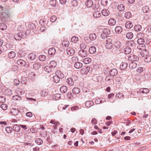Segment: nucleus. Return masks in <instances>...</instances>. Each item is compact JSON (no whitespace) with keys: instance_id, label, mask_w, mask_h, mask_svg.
Here are the masks:
<instances>
[{"instance_id":"nucleus-1","label":"nucleus","mask_w":151,"mask_h":151,"mask_svg":"<svg viewBox=\"0 0 151 151\" xmlns=\"http://www.w3.org/2000/svg\"><path fill=\"white\" fill-rule=\"evenodd\" d=\"M12 15V13L8 9L0 6V17L3 22H7Z\"/></svg>"},{"instance_id":"nucleus-2","label":"nucleus","mask_w":151,"mask_h":151,"mask_svg":"<svg viewBox=\"0 0 151 151\" xmlns=\"http://www.w3.org/2000/svg\"><path fill=\"white\" fill-rule=\"evenodd\" d=\"M112 40L111 39L108 38L106 40V43L105 45L107 49H111L113 47V44L112 43Z\"/></svg>"},{"instance_id":"nucleus-3","label":"nucleus","mask_w":151,"mask_h":151,"mask_svg":"<svg viewBox=\"0 0 151 151\" xmlns=\"http://www.w3.org/2000/svg\"><path fill=\"white\" fill-rule=\"evenodd\" d=\"M24 32H20L17 34H16L14 36V38L17 40H21L22 37V35Z\"/></svg>"},{"instance_id":"nucleus-4","label":"nucleus","mask_w":151,"mask_h":151,"mask_svg":"<svg viewBox=\"0 0 151 151\" xmlns=\"http://www.w3.org/2000/svg\"><path fill=\"white\" fill-rule=\"evenodd\" d=\"M78 54L80 56L82 57H86L88 55L87 52L83 50H80L79 51Z\"/></svg>"},{"instance_id":"nucleus-5","label":"nucleus","mask_w":151,"mask_h":151,"mask_svg":"<svg viewBox=\"0 0 151 151\" xmlns=\"http://www.w3.org/2000/svg\"><path fill=\"white\" fill-rule=\"evenodd\" d=\"M66 51L67 54L70 55H73L75 52L74 49L70 47H68L67 48Z\"/></svg>"},{"instance_id":"nucleus-6","label":"nucleus","mask_w":151,"mask_h":151,"mask_svg":"<svg viewBox=\"0 0 151 151\" xmlns=\"http://www.w3.org/2000/svg\"><path fill=\"white\" fill-rule=\"evenodd\" d=\"M138 57L134 55H129L128 56V60L129 61L133 62L138 61L139 60Z\"/></svg>"},{"instance_id":"nucleus-7","label":"nucleus","mask_w":151,"mask_h":151,"mask_svg":"<svg viewBox=\"0 0 151 151\" xmlns=\"http://www.w3.org/2000/svg\"><path fill=\"white\" fill-rule=\"evenodd\" d=\"M17 64L20 66H24L26 64V63L23 60L20 59L17 60Z\"/></svg>"},{"instance_id":"nucleus-8","label":"nucleus","mask_w":151,"mask_h":151,"mask_svg":"<svg viewBox=\"0 0 151 151\" xmlns=\"http://www.w3.org/2000/svg\"><path fill=\"white\" fill-rule=\"evenodd\" d=\"M55 75H57L61 79L63 78L64 77V75L59 70H57L55 72Z\"/></svg>"},{"instance_id":"nucleus-9","label":"nucleus","mask_w":151,"mask_h":151,"mask_svg":"<svg viewBox=\"0 0 151 151\" xmlns=\"http://www.w3.org/2000/svg\"><path fill=\"white\" fill-rule=\"evenodd\" d=\"M128 64L126 62H122L120 64V68L122 70H125L127 67Z\"/></svg>"},{"instance_id":"nucleus-10","label":"nucleus","mask_w":151,"mask_h":151,"mask_svg":"<svg viewBox=\"0 0 151 151\" xmlns=\"http://www.w3.org/2000/svg\"><path fill=\"white\" fill-rule=\"evenodd\" d=\"M36 55L34 53L29 54L28 56V59L31 60H33L36 58Z\"/></svg>"},{"instance_id":"nucleus-11","label":"nucleus","mask_w":151,"mask_h":151,"mask_svg":"<svg viewBox=\"0 0 151 151\" xmlns=\"http://www.w3.org/2000/svg\"><path fill=\"white\" fill-rule=\"evenodd\" d=\"M66 82L70 86H73L74 84V80L71 78H68L66 80Z\"/></svg>"},{"instance_id":"nucleus-12","label":"nucleus","mask_w":151,"mask_h":151,"mask_svg":"<svg viewBox=\"0 0 151 151\" xmlns=\"http://www.w3.org/2000/svg\"><path fill=\"white\" fill-rule=\"evenodd\" d=\"M56 51V50L54 48H50L48 50V53L49 55H54L55 54Z\"/></svg>"},{"instance_id":"nucleus-13","label":"nucleus","mask_w":151,"mask_h":151,"mask_svg":"<svg viewBox=\"0 0 151 151\" xmlns=\"http://www.w3.org/2000/svg\"><path fill=\"white\" fill-rule=\"evenodd\" d=\"M140 54L142 57L145 58L147 55H148L149 53L147 50H142L140 52Z\"/></svg>"},{"instance_id":"nucleus-14","label":"nucleus","mask_w":151,"mask_h":151,"mask_svg":"<svg viewBox=\"0 0 151 151\" xmlns=\"http://www.w3.org/2000/svg\"><path fill=\"white\" fill-rule=\"evenodd\" d=\"M137 65V63L135 62H132L129 64V67L130 69H133L136 68Z\"/></svg>"},{"instance_id":"nucleus-15","label":"nucleus","mask_w":151,"mask_h":151,"mask_svg":"<svg viewBox=\"0 0 151 151\" xmlns=\"http://www.w3.org/2000/svg\"><path fill=\"white\" fill-rule=\"evenodd\" d=\"M11 113L14 116L17 115L19 113V111L17 109L15 108H12L11 109Z\"/></svg>"},{"instance_id":"nucleus-16","label":"nucleus","mask_w":151,"mask_h":151,"mask_svg":"<svg viewBox=\"0 0 151 151\" xmlns=\"http://www.w3.org/2000/svg\"><path fill=\"white\" fill-rule=\"evenodd\" d=\"M126 44L128 46L133 47L135 46V43L133 40L128 41L127 42Z\"/></svg>"},{"instance_id":"nucleus-17","label":"nucleus","mask_w":151,"mask_h":151,"mask_svg":"<svg viewBox=\"0 0 151 151\" xmlns=\"http://www.w3.org/2000/svg\"><path fill=\"white\" fill-rule=\"evenodd\" d=\"M132 50L130 47H127L124 49V52L126 54H129L131 52Z\"/></svg>"},{"instance_id":"nucleus-18","label":"nucleus","mask_w":151,"mask_h":151,"mask_svg":"<svg viewBox=\"0 0 151 151\" xmlns=\"http://www.w3.org/2000/svg\"><path fill=\"white\" fill-rule=\"evenodd\" d=\"M118 73L117 70L115 68L112 69L110 71V73L111 76H115Z\"/></svg>"},{"instance_id":"nucleus-19","label":"nucleus","mask_w":151,"mask_h":151,"mask_svg":"<svg viewBox=\"0 0 151 151\" xmlns=\"http://www.w3.org/2000/svg\"><path fill=\"white\" fill-rule=\"evenodd\" d=\"M13 129L15 132H19L21 130L20 125L19 126L17 124L14 125L13 127Z\"/></svg>"},{"instance_id":"nucleus-20","label":"nucleus","mask_w":151,"mask_h":151,"mask_svg":"<svg viewBox=\"0 0 151 151\" xmlns=\"http://www.w3.org/2000/svg\"><path fill=\"white\" fill-rule=\"evenodd\" d=\"M62 45L63 46L68 47L69 45V42L66 39H64L62 42Z\"/></svg>"},{"instance_id":"nucleus-21","label":"nucleus","mask_w":151,"mask_h":151,"mask_svg":"<svg viewBox=\"0 0 151 151\" xmlns=\"http://www.w3.org/2000/svg\"><path fill=\"white\" fill-rule=\"evenodd\" d=\"M68 90V88L66 86H62L60 88V92L62 93H65Z\"/></svg>"},{"instance_id":"nucleus-22","label":"nucleus","mask_w":151,"mask_h":151,"mask_svg":"<svg viewBox=\"0 0 151 151\" xmlns=\"http://www.w3.org/2000/svg\"><path fill=\"white\" fill-rule=\"evenodd\" d=\"M134 29L135 31L136 32H139L141 31L142 29V26L140 24H136L134 26Z\"/></svg>"},{"instance_id":"nucleus-23","label":"nucleus","mask_w":151,"mask_h":151,"mask_svg":"<svg viewBox=\"0 0 151 151\" xmlns=\"http://www.w3.org/2000/svg\"><path fill=\"white\" fill-rule=\"evenodd\" d=\"M114 45L115 47L119 49L121 47L122 44L119 41H117L115 42Z\"/></svg>"},{"instance_id":"nucleus-24","label":"nucleus","mask_w":151,"mask_h":151,"mask_svg":"<svg viewBox=\"0 0 151 151\" xmlns=\"http://www.w3.org/2000/svg\"><path fill=\"white\" fill-rule=\"evenodd\" d=\"M126 28L127 29H130L133 27L132 23L131 21H128L125 24Z\"/></svg>"},{"instance_id":"nucleus-25","label":"nucleus","mask_w":151,"mask_h":151,"mask_svg":"<svg viewBox=\"0 0 151 151\" xmlns=\"http://www.w3.org/2000/svg\"><path fill=\"white\" fill-rule=\"evenodd\" d=\"M108 23L109 25L113 26L116 24V21L114 19L111 18L109 19Z\"/></svg>"},{"instance_id":"nucleus-26","label":"nucleus","mask_w":151,"mask_h":151,"mask_svg":"<svg viewBox=\"0 0 151 151\" xmlns=\"http://www.w3.org/2000/svg\"><path fill=\"white\" fill-rule=\"evenodd\" d=\"M72 92L75 94H78L80 92V89L78 88L75 87L73 88Z\"/></svg>"},{"instance_id":"nucleus-27","label":"nucleus","mask_w":151,"mask_h":151,"mask_svg":"<svg viewBox=\"0 0 151 151\" xmlns=\"http://www.w3.org/2000/svg\"><path fill=\"white\" fill-rule=\"evenodd\" d=\"M122 28L120 26H116L115 29L116 33L118 34H119L122 31Z\"/></svg>"},{"instance_id":"nucleus-28","label":"nucleus","mask_w":151,"mask_h":151,"mask_svg":"<svg viewBox=\"0 0 151 151\" xmlns=\"http://www.w3.org/2000/svg\"><path fill=\"white\" fill-rule=\"evenodd\" d=\"M82 66V64L79 62H76L74 65L75 67L77 69H79L81 68Z\"/></svg>"},{"instance_id":"nucleus-29","label":"nucleus","mask_w":151,"mask_h":151,"mask_svg":"<svg viewBox=\"0 0 151 151\" xmlns=\"http://www.w3.org/2000/svg\"><path fill=\"white\" fill-rule=\"evenodd\" d=\"M89 37L91 40H93L96 38V35L94 33H91L89 35Z\"/></svg>"},{"instance_id":"nucleus-30","label":"nucleus","mask_w":151,"mask_h":151,"mask_svg":"<svg viewBox=\"0 0 151 151\" xmlns=\"http://www.w3.org/2000/svg\"><path fill=\"white\" fill-rule=\"evenodd\" d=\"M137 49L140 50H145V44H141L138 45L137 47Z\"/></svg>"},{"instance_id":"nucleus-31","label":"nucleus","mask_w":151,"mask_h":151,"mask_svg":"<svg viewBox=\"0 0 151 151\" xmlns=\"http://www.w3.org/2000/svg\"><path fill=\"white\" fill-rule=\"evenodd\" d=\"M41 66L40 63H35L33 65V68L34 69L37 70L39 69Z\"/></svg>"},{"instance_id":"nucleus-32","label":"nucleus","mask_w":151,"mask_h":151,"mask_svg":"<svg viewBox=\"0 0 151 151\" xmlns=\"http://www.w3.org/2000/svg\"><path fill=\"white\" fill-rule=\"evenodd\" d=\"M86 4L88 7H91L93 5V3L91 0H88L86 2Z\"/></svg>"},{"instance_id":"nucleus-33","label":"nucleus","mask_w":151,"mask_h":151,"mask_svg":"<svg viewBox=\"0 0 151 151\" xmlns=\"http://www.w3.org/2000/svg\"><path fill=\"white\" fill-rule=\"evenodd\" d=\"M91 58L88 57L84 59L83 60V62L85 64H88L91 61Z\"/></svg>"},{"instance_id":"nucleus-34","label":"nucleus","mask_w":151,"mask_h":151,"mask_svg":"<svg viewBox=\"0 0 151 151\" xmlns=\"http://www.w3.org/2000/svg\"><path fill=\"white\" fill-rule=\"evenodd\" d=\"M96 48L94 46H92L89 49L90 53L91 54H93L96 52Z\"/></svg>"},{"instance_id":"nucleus-35","label":"nucleus","mask_w":151,"mask_h":151,"mask_svg":"<svg viewBox=\"0 0 151 151\" xmlns=\"http://www.w3.org/2000/svg\"><path fill=\"white\" fill-rule=\"evenodd\" d=\"M101 13L104 16H107L109 14V11L106 9H103L101 11Z\"/></svg>"},{"instance_id":"nucleus-36","label":"nucleus","mask_w":151,"mask_h":151,"mask_svg":"<svg viewBox=\"0 0 151 151\" xmlns=\"http://www.w3.org/2000/svg\"><path fill=\"white\" fill-rule=\"evenodd\" d=\"M139 91L140 93H147L149 92L150 90L147 88H141L140 89Z\"/></svg>"},{"instance_id":"nucleus-37","label":"nucleus","mask_w":151,"mask_h":151,"mask_svg":"<svg viewBox=\"0 0 151 151\" xmlns=\"http://www.w3.org/2000/svg\"><path fill=\"white\" fill-rule=\"evenodd\" d=\"M142 10L144 13H147L149 11V8L148 6H145L142 8Z\"/></svg>"},{"instance_id":"nucleus-38","label":"nucleus","mask_w":151,"mask_h":151,"mask_svg":"<svg viewBox=\"0 0 151 151\" xmlns=\"http://www.w3.org/2000/svg\"><path fill=\"white\" fill-rule=\"evenodd\" d=\"M40 94L42 96H45L47 95L48 94V90L47 89H45L42 91Z\"/></svg>"},{"instance_id":"nucleus-39","label":"nucleus","mask_w":151,"mask_h":151,"mask_svg":"<svg viewBox=\"0 0 151 151\" xmlns=\"http://www.w3.org/2000/svg\"><path fill=\"white\" fill-rule=\"evenodd\" d=\"M85 104L87 107L89 108L93 104V103L92 101H87L86 102Z\"/></svg>"},{"instance_id":"nucleus-40","label":"nucleus","mask_w":151,"mask_h":151,"mask_svg":"<svg viewBox=\"0 0 151 151\" xmlns=\"http://www.w3.org/2000/svg\"><path fill=\"white\" fill-rule=\"evenodd\" d=\"M44 69L45 71L50 73L52 71V68L50 66H47L44 67Z\"/></svg>"},{"instance_id":"nucleus-41","label":"nucleus","mask_w":151,"mask_h":151,"mask_svg":"<svg viewBox=\"0 0 151 151\" xmlns=\"http://www.w3.org/2000/svg\"><path fill=\"white\" fill-rule=\"evenodd\" d=\"M16 55L15 52L14 51H12L10 52L8 54V56L9 58H14Z\"/></svg>"},{"instance_id":"nucleus-42","label":"nucleus","mask_w":151,"mask_h":151,"mask_svg":"<svg viewBox=\"0 0 151 151\" xmlns=\"http://www.w3.org/2000/svg\"><path fill=\"white\" fill-rule=\"evenodd\" d=\"M53 78V81L56 83H59L60 79V78L56 75L54 76Z\"/></svg>"},{"instance_id":"nucleus-43","label":"nucleus","mask_w":151,"mask_h":151,"mask_svg":"<svg viewBox=\"0 0 151 151\" xmlns=\"http://www.w3.org/2000/svg\"><path fill=\"white\" fill-rule=\"evenodd\" d=\"M118 10L120 11H123L125 9V6L123 4L119 5L117 7Z\"/></svg>"},{"instance_id":"nucleus-44","label":"nucleus","mask_w":151,"mask_h":151,"mask_svg":"<svg viewBox=\"0 0 151 151\" xmlns=\"http://www.w3.org/2000/svg\"><path fill=\"white\" fill-rule=\"evenodd\" d=\"M50 66L52 68V69L54 68L57 65V63L55 61H52L50 63Z\"/></svg>"},{"instance_id":"nucleus-45","label":"nucleus","mask_w":151,"mask_h":151,"mask_svg":"<svg viewBox=\"0 0 151 151\" xmlns=\"http://www.w3.org/2000/svg\"><path fill=\"white\" fill-rule=\"evenodd\" d=\"M145 62H149L151 61V55L148 54V55H147L144 58Z\"/></svg>"},{"instance_id":"nucleus-46","label":"nucleus","mask_w":151,"mask_h":151,"mask_svg":"<svg viewBox=\"0 0 151 151\" xmlns=\"http://www.w3.org/2000/svg\"><path fill=\"white\" fill-rule=\"evenodd\" d=\"M133 37V35L131 32H129L127 33L126 35V37L129 39H132Z\"/></svg>"},{"instance_id":"nucleus-47","label":"nucleus","mask_w":151,"mask_h":151,"mask_svg":"<svg viewBox=\"0 0 151 151\" xmlns=\"http://www.w3.org/2000/svg\"><path fill=\"white\" fill-rule=\"evenodd\" d=\"M35 142L38 145H42L43 142L42 140L40 138H37L35 140Z\"/></svg>"},{"instance_id":"nucleus-48","label":"nucleus","mask_w":151,"mask_h":151,"mask_svg":"<svg viewBox=\"0 0 151 151\" xmlns=\"http://www.w3.org/2000/svg\"><path fill=\"white\" fill-rule=\"evenodd\" d=\"M93 16L95 18L99 17L101 16L100 12L98 11L94 12Z\"/></svg>"},{"instance_id":"nucleus-49","label":"nucleus","mask_w":151,"mask_h":151,"mask_svg":"<svg viewBox=\"0 0 151 151\" xmlns=\"http://www.w3.org/2000/svg\"><path fill=\"white\" fill-rule=\"evenodd\" d=\"M4 93L7 96H10L12 94V91L11 89H7L5 91Z\"/></svg>"},{"instance_id":"nucleus-50","label":"nucleus","mask_w":151,"mask_h":151,"mask_svg":"<svg viewBox=\"0 0 151 151\" xmlns=\"http://www.w3.org/2000/svg\"><path fill=\"white\" fill-rule=\"evenodd\" d=\"M103 33L106 35H109L110 34L109 30L107 28H105L103 29Z\"/></svg>"},{"instance_id":"nucleus-51","label":"nucleus","mask_w":151,"mask_h":151,"mask_svg":"<svg viewBox=\"0 0 151 151\" xmlns=\"http://www.w3.org/2000/svg\"><path fill=\"white\" fill-rule=\"evenodd\" d=\"M132 16V14L130 12H126L124 14V17L127 19H129Z\"/></svg>"},{"instance_id":"nucleus-52","label":"nucleus","mask_w":151,"mask_h":151,"mask_svg":"<svg viewBox=\"0 0 151 151\" xmlns=\"http://www.w3.org/2000/svg\"><path fill=\"white\" fill-rule=\"evenodd\" d=\"M6 132L8 133H11L12 132L13 128L10 127H7L5 128Z\"/></svg>"},{"instance_id":"nucleus-53","label":"nucleus","mask_w":151,"mask_h":151,"mask_svg":"<svg viewBox=\"0 0 151 151\" xmlns=\"http://www.w3.org/2000/svg\"><path fill=\"white\" fill-rule=\"evenodd\" d=\"M18 94L22 95L24 94L25 92V90L24 88H18L17 90Z\"/></svg>"},{"instance_id":"nucleus-54","label":"nucleus","mask_w":151,"mask_h":151,"mask_svg":"<svg viewBox=\"0 0 151 151\" xmlns=\"http://www.w3.org/2000/svg\"><path fill=\"white\" fill-rule=\"evenodd\" d=\"M12 99L14 100H20L21 99V97L18 95H15L12 97Z\"/></svg>"},{"instance_id":"nucleus-55","label":"nucleus","mask_w":151,"mask_h":151,"mask_svg":"<svg viewBox=\"0 0 151 151\" xmlns=\"http://www.w3.org/2000/svg\"><path fill=\"white\" fill-rule=\"evenodd\" d=\"M78 58L76 56H74L71 59V61L73 62V63H76V62H77L78 61Z\"/></svg>"},{"instance_id":"nucleus-56","label":"nucleus","mask_w":151,"mask_h":151,"mask_svg":"<svg viewBox=\"0 0 151 151\" xmlns=\"http://www.w3.org/2000/svg\"><path fill=\"white\" fill-rule=\"evenodd\" d=\"M7 28V26L4 23L0 24V29L2 30H5Z\"/></svg>"},{"instance_id":"nucleus-57","label":"nucleus","mask_w":151,"mask_h":151,"mask_svg":"<svg viewBox=\"0 0 151 151\" xmlns=\"http://www.w3.org/2000/svg\"><path fill=\"white\" fill-rule=\"evenodd\" d=\"M137 42L138 45L141 44H144L145 41L142 38H139L137 40Z\"/></svg>"},{"instance_id":"nucleus-58","label":"nucleus","mask_w":151,"mask_h":151,"mask_svg":"<svg viewBox=\"0 0 151 151\" xmlns=\"http://www.w3.org/2000/svg\"><path fill=\"white\" fill-rule=\"evenodd\" d=\"M46 59V56L44 55H40L39 56V59L41 61H44Z\"/></svg>"},{"instance_id":"nucleus-59","label":"nucleus","mask_w":151,"mask_h":151,"mask_svg":"<svg viewBox=\"0 0 151 151\" xmlns=\"http://www.w3.org/2000/svg\"><path fill=\"white\" fill-rule=\"evenodd\" d=\"M28 27L31 29H35L36 26L34 23H32L28 25Z\"/></svg>"},{"instance_id":"nucleus-60","label":"nucleus","mask_w":151,"mask_h":151,"mask_svg":"<svg viewBox=\"0 0 151 151\" xmlns=\"http://www.w3.org/2000/svg\"><path fill=\"white\" fill-rule=\"evenodd\" d=\"M29 77L31 78L32 79H34L36 75L34 72H30L29 75Z\"/></svg>"},{"instance_id":"nucleus-61","label":"nucleus","mask_w":151,"mask_h":151,"mask_svg":"<svg viewBox=\"0 0 151 151\" xmlns=\"http://www.w3.org/2000/svg\"><path fill=\"white\" fill-rule=\"evenodd\" d=\"M56 4V2L55 0H51L50 2V5L52 6H55Z\"/></svg>"},{"instance_id":"nucleus-62","label":"nucleus","mask_w":151,"mask_h":151,"mask_svg":"<svg viewBox=\"0 0 151 151\" xmlns=\"http://www.w3.org/2000/svg\"><path fill=\"white\" fill-rule=\"evenodd\" d=\"M57 17L55 16H51L50 18V21L51 22H54L57 20Z\"/></svg>"},{"instance_id":"nucleus-63","label":"nucleus","mask_w":151,"mask_h":151,"mask_svg":"<svg viewBox=\"0 0 151 151\" xmlns=\"http://www.w3.org/2000/svg\"><path fill=\"white\" fill-rule=\"evenodd\" d=\"M101 5L103 6H106L108 3L107 0H101Z\"/></svg>"},{"instance_id":"nucleus-64","label":"nucleus","mask_w":151,"mask_h":151,"mask_svg":"<svg viewBox=\"0 0 151 151\" xmlns=\"http://www.w3.org/2000/svg\"><path fill=\"white\" fill-rule=\"evenodd\" d=\"M72 42H76L78 40V38L75 36L73 37L71 39Z\"/></svg>"}]
</instances>
